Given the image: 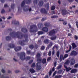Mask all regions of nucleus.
<instances>
[{"label":"nucleus","mask_w":78,"mask_h":78,"mask_svg":"<svg viewBox=\"0 0 78 78\" xmlns=\"http://www.w3.org/2000/svg\"><path fill=\"white\" fill-rule=\"evenodd\" d=\"M48 30V29L47 27H44L42 28V31L45 32H47Z\"/></svg>","instance_id":"obj_9"},{"label":"nucleus","mask_w":78,"mask_h":78,"mask_svg":"<svg viewBox=\"0 0 78 78\" xmlns=\"http://www.w3.org/2000/svg\"><path fill=\"white\" fill-rule=\"evenodd\" d=\"M56 38H57V36H54V37H51L50 38V39L51 40H54L55 39H56Z\"/></svg>","instance_id":"obj_23"},{"label":"nucleus","mask_w":78,"mask_h":78,"mask_svg":"<svg viewBox=\"0 0 78 78\" xmlns=\"http://www.w3.org/2000/svg\"><path fill=\"white\" fill-rule=\"evenodd\" d=\"M62 65H60L58 66L57 67V69L59 70V69H60L62 68Z\"/></svg>","instance_id":"obj_49"},{"label":"nucleus","mask_w":78,"mask_h":78,"mask_svg":"<svg viewBox=\"0 0 78 78\" xmlns=\"http://www.w3.org/2000/svg\"><path fill=\"white\" fill-rule=\"evenodd\" d=\"M37 58V62H39V61H41V59L39 58Z\"/></svg>","instance_id":"obj_55"},{"label":"nucleus","mask_w":78,"mask_h":78,"mask_svg":"<svg viewBox=\"0 0 78 78\" xmlns=\"http://www.w3.org/2000/svg\"><path fill=\"white\" fill-rule=\"evenodd\" d=\"M65 59H63V55L62 54L60 55V61H62V60H64Z\"/></svg>","instance_id":"obj_15"},{"label":"nucleus","mask_w":78,"mask_h":78,"mask_svg":"<svg viewBox=\"0 0 78 78\" xmlns=\"http://www.w3.org/2000/svg\"><path fill=\"white\" fill-rule=\"evenodd\" d=\"M43 25L42 23H38L37 24V27L40 29L43 27Z\"/></svg>","instance_id":"obj_14"},{"label":"nucleus","mask_w":78,"mask_h":78,"mask_svg":"<svg viewBox=\"0 0 78 78\" xmlns=\"http://www.w3.org/2000/svg\"><path fill=\"white\" fill-rule=\"evenodd\" d=\"M37 29L36 26L32 25L30 26V33H36L37 31Z\"/></svg>","instance_id":"obj_3"},{"label":"nucleus","mask_w":78,"mask_h":78,"mask_svg":"<svg viewBox=\"0 0 78 78\" xmlns=\"http://www.w3.org/2000/svg\"><path fill=\"white\" fill-rule=\"evenodd\" d=\"M44 34V32H43L42 31H39L38 32V35H42Z\"/></svg>","instance_id":"obj_27"},{"label":"nucleus","mask_w":78,"mask_h":78,"mask_svg":"<svg viewBox=\"0 0 78 78\" xmlns=\"http://www.w3.org/2000/svg\"><path fill=\"white\" fill-rule=\"evenodd\" d=\"M69 56V54H65L64 56L63 59H65V58H66L68 57Z\"/></svg>","instance_id":"obj_34"},{"label":"nucleus","mask_w":78,"mask_h":78,"mask_svg":"<svg viewBox=\"0 0 78 78\" xmlns=\"http://www.w3.org/2000/svg\"><path fill=\"white\" fill-rule=\"evenodd\" d=\"M62 14L63 16H64L66 14H68V12L66 9H63L62 10Z\"/></svg>","instance_id":"obj_7"},{"label":"nucleus","mask_w":78,"mask_h":78,"mask_svg":"<svg viewBox=\"0 0 78 78\" xmlns=\"http://www.w3.org/2000/svg\"><path fill=\"white\" fill-rule=\"evenodd\" d=\"M2 73H5V70H4L3 69H2Z\"/></svg>","instance_id":"obj_60"},{"label":"nucleus","mask_w":78,"mask_h":78,"mask_svg":"<svg viewBox=\"0 0 78 78\" xmlns=\"http://www.w3.org/2000/svg\"><path fill=\"white\" fill-rule=\"evenodd\" d=\"M40 11L42 13L47 14V10L44 9H42Z\"/></svg>","instance_id":"obj_10"},{"label":"nucleus","mask_w":78,"mask_h":78,"mask_svg":"<svg viewBox=\"0 0 78 78\" xmlns=\"http://www.w3.org/2000/svg\"><path fill=\"white\" fill-rule=\"evenodd\" d=\"M78 67V63L75 64V65L74 66V68H76Z\"/></svg>","instance_id":"obj_59"},{"label":"nucleus","mask_w":78,"mask_h":78,"mask_svg":"<svg viewBox=\"0 0 78 78\" xmlns=\"http://www.w3.org/2000/svg\"><path fill=\"white\" fill-rule=\"evenodd\" d=\"M66 69V72H68L70 70L72 69V68L70 67L67 68Z\"/></svg>","instance_id":"obj_31"},{"label":"nucleus","mask_w":78,"mask_h":78,"mask_svg":"<svg viewBox=\"0 0 78 78\" xmlns=\"http://www.w3.org/2000/svg\"><path fill=\"white\" fill-rule=\"evenodd\" d=\"M27 53L28 55L30 54V51H27Z\"/></svg>","instance_id":"obj_61"},{"label":"nucleus","mask_w":78,"mask_h":78,"mask_svg":"<svg viewBox=\"0 0 78 78\" xmlns=\"http://www.w3.org/2000/svg\"><path fill=\"white\" fill-rule=\"evenodd\" d=\"M62 70H59L58 72V74H61L62 73Z\"/></svg>","instance_id":"obj_45"},{"label":"nucleus","mask_w":78,"mask_h":78,"mask_svg":"<svg viewBox=\"0 0 78 78\" xmlns=\"http://www.w3.org/2000/svg\"><path fill=\"white\" fill-rule=\"evenodd\" d=\"M29 71L30 72H31L32 73H34V72H35V71L33 68L30 69L29 70Z\"/></svg>","instance_id":"obj_32"},{"label":"nucleus","mask_w":78,"mask_h":78,"mask_svg":"<svg viewBox=\"0 0 78 78\" xmlns=\"http://www.w3.org/2000/svg\"><path fill=\"white\" fill-rule=\"evenodd\" d=\"M72 49V46L71 45H69V50L66 51V53H68Z\"/></svg>","instance_id":"obj_21"},{"label":"nucleus","mask_w":78,"mask_h":78,"mask_svg":"<svg viewBox=\"0 0 78 78\" xmlns=\"http://www.w3.org/2000/svg\"><path fill=\"white\" fill-rule=\"evenodd\" d=\"M12 39V38L10 36H8L6 37V40L7 41H10Z\"/></svg>","instance_id":"obj_17"},{"label":"nucleus","mask_w":78,"mask_h":78,"mask_svg":"<svg viewBox=\"0 0 78 78\" xmlns=\"http://www.w3.org/2000/svg\"><path fill=\"white\" fill-rule=\"evenodd\" d=\"M62 77V75H56L54 78H61Z\"/></svg>","instance_id":"obj_35"},{"label":"nucleus","mask_w":78,"mask_h":78,"mask_svg":"<svg viewBox=\"0 0 78 78\" xmlns=\"http://www.w3.org/2000/svg\"><path fill=\"white\" fill-rule=\"evenodd\" d=\"M29 48L31 50H33L34 48V46L33 44H31L29 46Z\"/></svg>","instance_id":"obj_26"},{"label":"nucleus","mask_w":78,"mask_h":78,"mask_svg":"<svg viewBox=\"0 0 78 78\" xmlns=\"http://www.w3.org/2000/svg\"><path fill=\"white\" fill-rule=\"evenodd\" d=\"M41 56V54L39 53H38L36 55L37 58H39Z\"/></svg>","instance_id":"obj_37"},{"label":"nucleus","mask_w":78,"mask_h":78,"mask_svg":"<svg viewBox=\"0 0 78 78\" xmlns=\"http://www.w3.org/2000/svg\"><path fill=\"white\" fill-rule=\"evenodd\" d=\"M44 42L45 44H48L49 43V41L47 39H45Z\"/></svg>","instance_id":"obj_18"},{"label":"nucleus","mask_w":78,"mask_h":78,"mask_svg":"<svg viewBox=\"0 0 78 78\" xmlns=\"http://www.w3.org/2000/svg\"><path fill=\"white\" fill-rule=\"evenodd\" d=\"M10 35L13 38L15 37L16 36H17L19 39H21L23 38V37L24 36L25 38V40H23L22 41L20 40L18 42L21 45H25L26 44L25 43L28 42L29 41L28 39V34H22V33L20 32H15L13 31L12 33H10Z\"/></svg>","instance_id":"obj_1"},{"label":"nucleus","mask_w":78,"mask_h":78,"mask_svg":"<svg viewBox=\"0 0 78 78\" xmlns=\"http://www.w3.org/2000/svg\"><path fill=\"white\" fill-rule=\"evenodd\" d=\"M33 62V60H30V61L29 62V64H30L32 63Z\"/></svg>","instance_id":"obj_58"},{"label":"nucleus","mask_w":78,"mask_h":78,"mask_svg":"<svg viewBox=\"0 0 78 78\" xmlns=\"http://www.w3.org/2000/svg\"><path fill=\"white\" fill-rule=\"evenodd\" d=\"M56 73H57V71H55V72H54L53 73L52 77H54L55 76V74H56Z\"/></svg>","instance_id":"obj_46"},{"label":"nucleus","mask_w":78,"mask_h":78,"mask_svg":"<svg viewBox=\"0 0 78 78\" xmlns=\"http://www.w3.org/2000/svg\"><path fill=\"white\" fill-rule=\"evenodd\" d=\"M23 10L25 12L28 11V10L29 11V12H30L31 11V8H30L29 9H24V8H23Z\"/></svg>","instance_id":"obj_29"},{"label":"nucleus","mask_w":78,"mask_h":78,"mask_svg":"<svg viewBox=\"0 0 78 78\" xmlns=\"http://www.w3.org/2000/svg\"><path fill=\"white\" fill-rule=\"evenodd\" d=\"M56 33V30L55 29H53L51 30L49 32V36H52L54 35Z\"/></svg>","instance_id":"obj_4"},{"label":"nucleus","mask_w":78,"mask_h":78,"mask_svg":"<svg viewBox=\"0 0 78 78\" xmlns=\"http://www.w3.org/2000/svg\"><path fill=\"white\" fill-rule=\"evenodd\" d=\"M38 43H39V44L40 45H41V44H42V42H41V41H40V40H38Z\"/></svg>","instance_id":"obj_63"},{"label":"nucleus","mask_w":78,"mask_h":78,"mask_svg":"<svg viewBox=\"0 0 78 78\" xmlns=\"http://www.w3.org/2000/svg\"><path fill=\"white\" fill-rule=\"evenodd\" d=\"M77 71V70L76 69H73L70 72L71 73H76Z\"/></svg>","instance_id":"obj_20"},{"label":"nucleus","mask_w":78,"mask_h":78,"mask_svg":"<svg viewBox=\"0 0 78 78\" xmlns=\"http://www.w3.org/2000/svg\"><path fill=\"white\" fill-rule=\"evenodd\" d=\"M78 54V52H76L75 51L73 50L70 53V56H76Z\"/></svg>","instance_id":"obj_5"},{"label":"nucleus","mask_w":78,"mask_h":78,"mask_svg":"<svg viewBox=\"0 0 78 78\" xmlns=\"http://www.w3.org/2000/svg\"><path fill=\"white\" fill-rule=\"evenodd\" d=\"M44 25L47 27H49L50 25V23H44Z\"/></svg>","instance_id":"obj_28"},{"label":"nucleus","mask_w":78,"mask_h":78,"mask_svg":"<svg viewBox=\"0 0 78 78\" xmlns=\"http://www.w3.org/2000/svg\"><path fill=\"white\" fill-rule=\"evenodd\" d=\"M55 47V48H56V49H58V45H54V46Z\"/></svg>","instance_id":"obj_56"},{"label":"nucleus","mask_w":78,"mask_h":78,"mask_svg":"<svg viewBox=\"0 0 78 78\" xmlns=\"http://www.w3.org/2000/svg\"><path fill=\"white\" fill-rule=\"evenodd\" d=\"M44 2L43 1H40L39 2V3H38V5L39 7H41L43 6V4Z\"/></svg>","instance_id":"obj_13"},{"label":"nucleus","mask_w":78,"mask_h":78,"mask_svg":"<svg viewBox=\"0 0 78 78\" xmlns=\"http://www.w3.org/2000/svg\"><path fill=\"white\" fill-rule=\"evenodd\" d=\"M69 61L67 60L66 61L65 63V64L66 65H68L69 64Z\"/></svg>","instance_id":"obj_43"},{"label":"nucleus","mask_w":78,"mask_h":78,"mask_svg":"<svg viewBox=\"0 0 78 78\" xmlns=\"http://www.w3.org/2000/svg\"><path fill=\"white\" fill-rule=\"evenodd\" d=\"M58 16H51V19H53L54 18H58Z\"/></svg>","instance_id":"obj_41"},{"label":"nucleus","mask_w":78,"mask_h":78,"mask_svg":"<svg viewBox=\"0 0 78 78\" xmlns=\"http://www.w3.org/2000/svg\"><path fill=\"white\" fill-rule=\"evenodd\" d=\"M52 71L51 70H50V71H49V76H51V75L52 74Z\"/></svg>","instance_id":"obj_62"},{"label":"nucleus","mask_w":78,"mask_h":78,"mask_svg":"<svg viewBox=\"0 0 78 78\" xmlns=\"http://www.w3.org/2000/svg\"><path fill=\"white\" fill-rule=\"evenodd\" d=\"M72 46L73 49H74V48L77 47L76 45L74 43H73L72 44Z\"/></svg>","instance_id":"obj_24"},{"label":"nucleus","mask_w":78,"mask_h":78,"mask_svg":"<svg viewBox=\"0 0 78 78\" xmlns=\"http://www.w3.org/2000/svg\"><path fill=\"white\" fill-rule=\"evenodd\" d=\"M26 2L27 3V4H29L31 3V0H27L26 1Z\"/></svg>","instance_id":"obj_33"},{"label":"nucleus","mask_w":78,"mask_h":78,"mask_svg":"<svg viewBox=\"0 0 78 78\" xmlns=\"http://www.w3.org/2000/svg\"><path fill=\"white\" fill-rule=\"evenodd\" d=\"M74 38L75 39V40H77L78 39V37L76 36V35H74Z\"/></svg>","instance_id":"obj_42"},{"label":"nucleus","mask_w":78,"mask_h":78,"mask_svg":"<svg viewBox=\"0 0 78 78\" xmlns=\"http://www.w3.org/2000/svg\"><path fill=\"white\" fill-rule=\"evenodd\" d=\"M55 7L54 5H53L51 6V10H54L55 9Z\"/></svg>","instance_id":"obj_40"},{"label":"nucleus","mask_w":78,"mask_h":78,"mask_svg":"<svg viewBox=\"0 0 78 78\" xmlns=\"http://www.w3.org/2000/svg\"><path fill=\"white\" fill-rule=\"evenodd\" d=\"M68 26L69 27V28L70 29H72V27L70 25V23H69L68 24Z\"/></svg>","instance_id":"obj_50"},{"label":"nucleus","mask_w":78,"mask_h":78,"mask_svg":"<svg viewBox=\"0 0 78 78\" xmlns=\"http://www.w3.org/2000/svg\"><path fill=\"white\" fill-rule=\"evenodd\" d=\"M25 4V0H23L22 2L21 5V7H23L24 6V5Z\"/></svg>","instance_id":"obj_25"},{"label":"nucleus","mask_w":78,"mask_h":78,"mask_svg":"<svg viewBox=\"0 0 78 78\" xmlns=\"http://www.w3.org/2000/svg\"><path fill=\"white\" fill-rule=\"evenodd\" d=\"M21 31L24 33H26L28 32V30L25 28H23L21 30Z\"/></svg>","instance_id":"obj_11"},{"label":"nucleus","mask_w":78,"mask_h":78,"mask_svg":"<svg viewBox=\"0 0 78 78\" xmlns=\"http://www.w3.org/2000/svg\"><path fill=\"white\" fill-rule=\"evenodd\" d=\"M36 67L38 70H40L41 69V63L39 62H37L36 65Z\"/></svg>","instance_id":"obj_6"},{"label":"nucleus","mask_w":78,"mask_h":78,"mask_svg":"<svg viewBox=\"0 0 78 78\" xmlns=\"http://www.w3.org/2000/svg\"><path fill=\"white\" fill-rule=\"evenodd\" d=\"M75 61L74 59H73L70 63L71 66L75 64Z\"/></svg>","instance_id":"obj_22"},{"label":"nucleus","mask_w":78,"mask_h":78,"mask_svg":"<svg viewBox=\"0 0 78 78\" xmlns=\"http://www.w3.org/2000/svg\"><path fill=\"white\" fill-rule=\"evenodd\" d=\"M12 23L14 24L15 25H19V21H16V20H14L12 21Z\"/></svg>","instance_id":"obj_12"},{"label":"nucleus","mask_w":78,"mask_h":78,"mask_svg":"<svg viewBox=\"0 0 78 78\" xmlns=\"http://www.w3.org/2000/svg\"><path fill=\"white\" fill-rule=\"evenodd\" d=\"M53 45V43L52 42H50V43L48 44V48H50Z\"/></svg>","instance_id":"obj_19"},{"label":"nucleus","mask_w":78,"mask_h":78,"mask_svg":"<svg viewBox=\"0 0 78 78\" xmlns=\"http://www.w3.org/2000/svg\"><path fill=\"white\" fill-rule=\"evenodd\" d=\"M46 6L47 7V8H48V9L49 8V3H47L46 4Z\"/></svg>","instance_id":"obj_53"},{"label":"nucleus","mask_w":78,"mask_h":78,"mask_svg":"<svg viewBox=\"0 0 78 78\" xmlns=\"http://www.w3.org/2000/svg\"><path fill=\"white\" fill-rule=\"evenodd\" d=\"M42 63L43 64H45L47 62V60L46 58H43L42 61Z\"/></svg>","instance_id":"obj_30"},{"label":"nucleus","mask_w":78,"mask_h":78,"mask_svg":"<svg viewBox=\"0 0 78 78\" xmlns=\"http://www.w3.org/2000/svg\"><path fill=\"white\" fill-rule=\"evenodd\" d=\"M9 47L10 48H13L15 47V45L13 44H9Z\"/></svg>","instance_id":"obj_16"},{"label":"nucleus","mask_w":78,"mask_h":78,"mask_svg":"<svg viewBox=\"0 0 78 78\" xmlns=\"http://www.w3.org/2000/svg\"><path fill=\"white\" fill-rule=\"evenodd\" d=\"M35 63H33L32 66V68H34L35 67Z\"/></svg>","instance_id":"obj_54"},{"label":"nucleus","mask_w":78,"mask_h":78,"mask_svg":"<svg viewBox=\"0 0 78 78\" xmlns=\"http://www.w3.org/2000/svg\"><path fill=\"white\" fill-rule=\"evenodd\" d=\"M20 58L21 60H23L25 59H27V60H29L30 59V57L27 56L25 58V53L24 52H21L20 54Z\"/></svg>","instance_id":"obj_2"},{"label":"nucleus","mask_w":78,"mask_h":78,"mask_svg":"<svg viewBox=\"0 0 78 78\" xmlns=\"http://www.w3.org/2000/svg\"><path fill=\"white\" fill-rule=\"evenodd\" d=\"M40 49L41 50H44L45 49V46H41V48H40Z\"/></svg>","instance_id":"obj_44"},{"label":"nucleus","mask_w":78,"mask_h":78,"mask_svg":"<svg viewBox=\"0 0 78 78\" xmlns=\"http://www.w3.org/2000/svg\"><path fill=\"white\" fill-rule=\"evenodd\" d=\"M34 4H37L38 2L37 0H34L33 1Z\"/></svg>","instance_id":"obj_39"},{"label":"nucleus","mask_w":78,"mask_h":78,"mask_svg":"<svg viewBox=\"0 0 78 78\" xmlns=\"http://www.w3.org/2000/svg\"><path fill=\"white\" fill-rule=\"evenodd\" d=\"M15 5V4H11V8L12 9H14V7Z\"/></svg>","instance_id":"obj_36"},{"label":"nucleus","mask_w":78,"mask_h":78,"mask_svg":"<svg viewBox=\"0 0 78 78\" xmlns=\"http://www.w3.org/2000/svg\"><path fill=\"white\" fill-rule=\"evenodd\" d=\"M51 58V57H49L48 58H47V61H48L50 60Z\"/></svg>","instance_id":"obj_57"},{"label":"nucleus","mask_w":78,"mask_h":78,"mask_svg":"<svg viewBox=\"0 0 78 78\" xmlns=\"http://www.w3.org/2000/svg\"><path fill=\"white\" fill-rule=\"evenodd\" d=\"M47 19V18H46L45 17H44V18H42L41 20V21H43L44 20H46Z\"/></svg>","instance_id":"obj_51"},{"label":"nucleus","mask_w":78,"mask_h":78,"mask_svg":"<svg viewBox=\"0 0 78 78\" xmlns=\"http://www.w3.org/2000/svg\"><path fill=\"white\" fill-rule=\"evenodd\" d=\"M76 26L77 28H78V21L76 22Z\"/></svg>","instance_id":"obj_64"},{"label":"nucleus","mask_w":78,"mask_h":78,"mask_svg":"<svg viewBox=\"0 0 78 78\" xmlns=\"http://www.w3.org/2000/svg\"><path fill=\"white\" fill-rule=\"evenodd\" d=\"M56 65H57V62L55 61L54 63V67H55L56 66Z\"/></svg>","instance_id":"obj_52"},{"label":"nucleus","mask_w":78,"mask_h":78,"mask_svg":"<svg viewBox=\"0 0 78 78\" xmlns=\"http://www.w3.org/2000/svg\"><path fill=\"white\" fill-rule=\"evenodd\" d=\"M21 46H18L15 48V50L16 51H18L21 50Z\"/></svg>","instance_id":"obj_8"},{"label":"nucleus","mask_w":78,"mask_h":78,"mask_svg":"<svg viewBox=\"0 0 78 78\" xmlns=\"http://www.w3.org/2000/svg\"><path fill=\"white\" fill-rule=\"evenodd\" d=\"M56 55L59 58V55H60V53L59 51H58L57 52Z\"/></svg>","instance_id":"obj_38"},{"label":"nucleus","mask_w":78,"mask_h":78,"mask_svg":"<svg viewBox=\"0 0 78 78\" xmlns=\"http://www.w3.org/2000/svg\"><path fill=\"white\" fill-rule=\"evenodd\" d=\"M51 51H50L48 52V55L49 56H51Z\"/></svg>","instance_id":"obj_48"},{"label":"nucleus","mask_w":78,"mask_h":78,"mask_svg":"<svg viewBox=\"0 0 78 78\" xmlns=\"http://www.w3.org/2000/svg\"><path fill=\"white\" fill-rule=\"evenodd\" d=\"M38 46L37 44H35L34 47L35 48V49H37L38 48Z\"/></svg>","instance_id":"obj_47"}]
</instances>
